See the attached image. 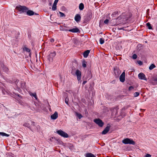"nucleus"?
<instances>
[{"instance_id": "f257e3e1", "label": "nucleus", "mask_w": 157, "mask_h": 157, "mask_svg": "<svg viewBox=\"0 0 157 157\" xmlns=\"http://www.w3.org/2000/svg\"><path fill=\"white\" fill-rule=\"evenodd\" d=\"M35 122L34 121H27L25 122L23 124V125L25 127H27L29 128L31 130L33 131L31 127V124L33 126H35Z\"/></svg>"}, {"instance_id": "f03ea898", "label": "nucleus", "mask_w": 157, "mask_h": 157, "mask_svg": "<svg viewBox=\"0 0 157 157\" xmlns=\"http://www.w3.org/2000/svg\"><path fill=\"white\" fill-rule=\"evenodd\" d=\"M16 9L19 11L21 12L22 13L26 12L27 11V10H29L28 8L25 6H21V5L17 6L16 7Z\"/></svg>"}, {"instance_id": "7ed1b4c3", "label": "nucleus", "mask_w": 157, "mask_h": 157, "mask_svg": "<svg viewBox=\"0 0 157 157\" xmlns=\"http://www.w3.org/2000/svg\"><path fill=\"white\" fill-rule=\"evenodd\" d=\"M60 29L62 31H68L69 32L72 33H78L80 32L79 29L76 27L75 28H74L71 29H66L62 26H60Z\"/></svg>"}, {"instance_id": "20e7f679", "label": "nucleus", "mask_w": 157, "mask_h": 157, "mask_svg": "<svg viewBox=\"0 0 157 157\" xmlns=\"http://www.w3.org/2000/svg\"><path fill=\"white\" fill-rule=\"evenodd\" d=\"M71 73L73 75H76L77 76V79L78 81H79L81 79V72L78 70H77L75 72L74 71H71Z\"/></svg>"}, {"instance_id": "39448f33", "label": "nucleus", "mask_w": 157, "mask_h": 157, "mask_svg": "<svg viewBox=\"0 0 157 157\" xmlns=\"http://www.w3.org/2000/svg\"><path fill=\"white\" fill-rule=\"evenodd\" d=\"M122 142L124 144H130L133 145H135V142L133 140L128 138L124 139L122 140Z\"/></svg>"}, {"instance_id": "423d86ee", "label": "nucleus", "mask_w": 157, "mask_h": 157, "mask_svg": "<svg viewBox=\"0 0 157 157\" xmlns=\"http://www.w3.org/2000/svg\"><path fill=\"white\" fill-rule=\"evenodd\" d=\"M19 80H17L15 81V83L18 87H21L23 89H25L26 87V83L23 81H21L20 83H18Z\"/></svg>"}, {"instance_id": "0eeeda50", "label": "nucleus", "mask_w": 157, "mask_h": 157, "mask_svg": "<svg viewBox=\"0 0 157 157\" xmlns=\"http://www.w3.org/2000/svg\"><path fill=\"white\" fill-rule=\"evenodd\" d=\"M92 17V13H88L84 17V20L83 23H88Z\"/></svg>"}, {"instance_id": "6e6552de", "label": "nucleus", "mask_w": 157, "mask_h": 157, "mask_svg": "<svg viewBox=\"0 0 157 157\" xmlns=\"http://www.w3.org/2000/svg\"><path fill=\"white\" fill-rule=\"evenodd\" d=\"M114 72L115 77L117 78L119 77V75L121 73V71L118 67H116L114 68Z\"/></svg>"}, {"instance_id": "1a4fd4ad", "label": "nucleus", "mask_w": 157, "mask_h": 157, "mask_svg": "<svg viewBox=\"0 0 157 157\" xmlns=\"http://www.w3.org/2000/svg\"><path fill=\"white\" fill-rule=\"evenodd\" d=\"M94 121L100 127H102L104 124V122L102 120L99 118L94 119Z\"/></svg>"}, {"instance_id": "9d476101", "label": "nucleus", "mask_w": 157, "mask_h": 157, "mask_svg": "<svg viewBox=\"0 0 157 157\" xmlns=\"http://www.w3.org/2000/svg\"><path fill=\"white\" fill-rule=\"evenodd\" d=\"M56 52H51L49 55L47 56V59L49 62H52L53 60V58L56 56Z\"/></svg>"}, {"instance_id": "9b49d317", "label": "nucleus", "mask_w": 157, "mask_h": 157, "mask_svg": "<svg viewBox=\"0 0 157 157\" xmlns=\"http://www.w3.org/2000/svg\"><path fill=\"white\" fill-rule=\"evenodd\" d=\"M56 132L60 136L64 138H67L68 137V134L62 130H58Z\"/></svg>"}, {"instance_id": "f8f14e48", "label": "nucleus", "mask_w": 157, "mask_h": 157, "mask_svg": "<svg viewBox=\"0 0 157 157\" xmlns=\"http://www.w3.org/2000/svg\"><path fill=\"white\" fill-rule=\"evenodd\" d=\"M139 78L141 80H144L146 81H147V79L146 78L145 75L143 73H140L138 75Z\"/></svg>"}, {"instance_id": "ddd939ff", "label": "nucleus", "mask_w": 157, "mask_h": 157, "mask_svg": "<svg viewBox=\"0 0 157 157\" xmlns=\"http://www.w3.org/2000/svg\"><path fill=\"white\" fill-rule=\"evenodd\" d=\"M125 73L124 71L121 75L120 77V81L121 82H124L125 81Z\"/></svg>"}, {"instance_id": "4468645a", "label": "nucleus", "mask_w": 157, "mask_h": 157, "mask_svg": "<svg viewBox=\"0 0 157 157\" xmlns=\"http://www.w3.org/2000/svg\"><path fill=\"white\" fill-rule=\"evenodd\" d=\"M110 126H107L104 129V130L101 133L102 134H106L109 131L110 128Z\"/></svg>"}, {"instance_id": "2eb2a0df", "label": "nucleus", "mask_w": 157, "mask_h": 157, "mask_svg": "<svg viewBox=\"0 0 157 157\" xmlns=\"http://www.w3.org/2000/svg\"><path fill=\"white\" fill-rule=\"evenodd\" d=\"M58 117V113L57 112H55L51 116V118L53 120H55Z\"/></svg>"}, {"instance_id": "dca6fc26", "label": "nucleus", "mask_w": 157, "mask_h": 157, "mask_svg": "<svg viewBox=\"0 0 157 157\" xmlns=\"http://www.w3.org/2000/svg\"><path fill=\"white\" fill-rule=\"evenodd\" d=\"M81 19V17L80 15L78 14H76L75 17V20L77 22L80 21Z\"/></svg>"}, {"instance_id": "f3484780", "label": "nucleus", "mask_w": 157, "mask_h": 157, "mask_svg": "<svg viewBox=\"0 0 157 157\" xmlns=\"http://www.w3.org/2000/svg\"><path fill=\"white\" fill-rule=\"evenodd\" d=\"M12 33L13 34H14L16 35L14 37L16 39H17L18 38L19 36L20 35V33L19 32L17 31H13Z\"/></svg>"}, {"instance_id": "a211bd4d", "label": "nucleus", "mask_w": 157, "mask_h": 157, "mask_svg": "<svg viewBox=\"0 0 157 157\" xmlns=\"http://www.w3.org/2000/svg\"><path fill=\"white\" fill-rule=\"evenodd\" d=\"M119 108L117 106L116 107L113 109V110H112V113H113L115 115L117 114V110Z\"/></svg>"}, {"instance_id": "6ab92c4d", "label": "nucleus", "mask_w": 157, "mask_h": 157, "mask_svg": "<svg viewBox=\"0 0 157 157\" xmlns=\"http://www.w3.org/2000/svg\"><path fill=\"white\" fill-rule=\"evenodd\" d=\"M26 12L27 15L28 16H32L34 14V12L31 10H28Z\"/></svg>"}, {"instance_id": "aec40b11", "label": "nucleus", "mask_w": 157, "mask_h": 157, "mask_svg": "<svg viewBox=\"0 0 157 157\" xmlns=\"http://www.w3.org/2000/svg\"><path fill=\"white\" fill-rule=\"evenodd\" d=\"M90 52V50H87L85 51L83 53V56L84 58H86Z\"/></svg>"}, {"instance_id": "412c9836", "label": "nucleus", "mask_w": 157, "mask_h": 157, "mask_svg": "<svg viewBox=\"0 0 157 157\" xmlns=\"http://www.w3.org/2000/svg\"><path fill=\"white\" fill-rule=\"evenodd\" d=\"M86 157H96L94 155L91 153H86L85 155Z\"/></svg>"}, {"instance_id": "4be33fe9", "label": "nucleus", "mask_w": 157, "mask_h": 157, "mask_svg": "<svg viewBox=\"0 0 157 157\" xmlns=\"http://www.w3.org/2000/svg\"><path fill=\"white\" fill-rule=\"evenodd\" d=\"M119 13H120V12H119ZM119 12L118 11H115L112 14V16L113 17H117L118 15Z\"/></svg>"}, {"instance_id": "5701e85b", "label": "nucleus", "mask_w": 157, "mask_h": 157, "mask_svg": "<svg viewBox=\"0 0 157 157\" xmlns=\"http://www.w3.org/2000/svg\"><path fill=\"white\" fill-rule=\"evenodd\" d=\"M88 74V76L87 77V78H88L89 79H90L92 77V75L91 74V73L90 71H89H89H87Z\"/></svg>"}, {"instance_id": "b1692460", "label": "nucleus", "mask_w": 157, "mask_h": 157, "mask_svg": "<svg viewBox=\"0 0 157 157\" xmlns=\"http://www.w3.org/2000/svg\"><path fill=\"white\" fill-rule=\"evenodd\" d=\"M84 8V5L82 3H81L79 5V8L81 10H82Z\"/></svg>"}, {"instance_id": "393cba45", "label": "nucleus", "mask_w": 157, "mask_h": 157, "mask_svg": "<svg viewBox=\"0 0 157 157\" xmlns=\"http://www.w3.org/2000/svg\"><path fill=\"white\" fill-rule=\"evenodd\" d=\"M75 115L78 117L79 119H80L82 117V114L80 113H78V112H75Z\"/></svg>"}, {"instance_id": "a878e982", "label": "nucleus", "mask_w": 157, "mask_h": 157, "mask_svg": "<svg viewBox=\"0 0 157 157\" xmlns=\"http://www.w3.org/2000/svg\"><path fill=\"white\" fill-rule=\"evenodd\" d=\"M0 135L2 136H5L6 137H8L10 136V135L7 134L3 132H0Z\"/></svg>"}, {"instance_id": "bb28decb", "label": "nucleus", "mask_w": 157, "mask_h": 157, "mask_svg": "<svg viewBox=\"0 0 157 157\" xmlns=\"http://www.w3.org/2000/svg\"><path fill=\"white\" fill-rule=\"evenodd\" d=\"M146 25L149 29H152V27L151 26V25L149 22L147 23L146 24Z\"/></svg>"}, {"instance_id": "cd10ccee", "label": "nucleus", "mask_w": 157, "mask_h": 157, "mask_svg": "<svg viewBox=\"0 0 157 157\" xmlns=\"http://www.w3.org/2000/svg\"><path fill=\"white\" fill-rule=\"evenodd\" d=\"M56 5L57 4L53 3V6H52V9L53 10L55 11L56 9Z\"/></svg>"}, {"instance_id": "c85d7f7f", "label": "nucleus", "mask_w": 157, "mask_h": 157, "mask_svg": "<svg viewBox=\"0 0 157 157\" xmlns=\"http://www.w3.org/2000/svg\"><path fill=\"white\" fill-rule=\"evenodd\" d=\"M155 67V65L153 64H152L149 67V69L150 70H151Z\"/></svg>"}, {"instance_id": "c756f323", "label": "nucleus", "mask_w": 157, "mask_h": 157, "mask_svg": "<svg viewBox=\"0 0 157 157\" xmlns=\"http://www.w3.org/2000/svg\"><path fill=\"white\" fill-rule=\"evenodd\" d=\"M82 66L83 67H86V62L85 60L82 61Z\"/></svg>"}, {"instance_id": "7c9ffc66", "label": "nucleus", "mask_w": 157, "mask_h": 157, "mask_svg": "<svg viewBox=\"0 0 157 157\" xmlns=\"http://www.w3.org/2000/svg\"><path fill=\"white\" fill-rule=\"evenodd\" d=\"M23 50L24 51H26L27 52H30V50L26 47L24 48Z\"/></svg>"}, {"instance_id": "2f4dec72", "label": "nucleus", "mask_w": 157, "mask_h": 157, "mask_svg": "<svg viewBox=\"0 0 157 157\" xmlns=\"http://www.w3.org/2000/svg\"><path fill=\"white\" fill-rule=\"evenodd\" d=\"M99 41L101 44H103L104 43V40L103 38H100V39Z\"/></svg>"}, {"instance_id": "473e14b6", "label": "nucleus", "mask_w": 157, "mask_h": 157, "mask_svg": "<svg viewBox=\"0 0 157 157\" xmlns=\"http://www.w3.org/2000/svg\"><path fill=\"white\" fill-rule=\"evenodd\" d=\"M13 93L15 94L14 96L15 97H18L20 98H21V95L19 94H18L15 93H14V92H13Z\"/></svg>"}, {"instance_id": "72a5a7b5", "label": "nucleus", "mask_w": 157, "mask_h": 157, "mask_svg": "<svg viewBox=\"0 0 157 157\" xmlns=\"http://www.w3.org/2000/svg\"><path fill=\"white\" fill-rule=\"evenodd\" d=\"M123 15H122V16H119L117 19H114V20H115L116 21L117 20H120L123 17Z\"/></svg>"}, {"instance_id": "f704fd0d", "label": "nucleus", "mask_w": 157, "mask_h": 157, "mask_svg": "<svg viewBox=\"0 0 157 157\" xmlns=\"http://www.w3.org/2000/svg\"><path fill=\"white\" fill-rule=\"evenodd\" d=\"M139 95V93L138 92H135L134 94V96L135 97H137Z\"/></svg>"}, {"instance_id": "c9c22d12", "label": "nucleus", "mask_w": 157, "mask_h": 157, "mask_svg": "<svg viewBox=\"0 0 157 157\" xmlns=\"http://www.w3.org/2000/svg\"><path fill=\"white\" fill-rule=\"evenodd\" d=\"M137 58V56L136 54H134L132 56V58L133 59H136Z\"/></svg>"}, {"instance_id": "e433bc0d", "label": "nucleus", "mask_w": 157, "mask_h": 157, "mask_svg": "<svg viewBox=\"0 0 157 157\" xmlns=\"http://www.w3.org/2000/svg\"><path fill=\"white\" fill-rule=\"evenodd\" d=\"M59 13H60V17H61L65 16V14L61 12H59Z\"/></svg>"}, {"instance_id": "4c0bfd02", "label": "nucleus", "mask_w": 157, "mask_h": 157, "mask_svg": "<svg viewBox=\"0 0 157 157\" xmlns=\"http://www.w3.org/2000/svg\"><path fill=\"white\" fill-rule=\"evenodd\" d=\"M69 101V99L68 98H66L65 100V102L67 105H68V101Z\"/></svg>"}, {"instance_id": "58836bf2", "label": "nucleus", "mask_w": 157, "mask_h": 157, "mask_svg": "<svg viewBox=\"0 0 157 157\" xmlns=\"http://www.w3.org/2000/svg\"><path fill=\"white\" fill-rule=\"evenodd\" d=\"M137 63L139 65H141L143 64L142 62L140 60L137 61Z\"/></svg>"}, {"instance_id": "ea45409f", "label": "nucleus", "mask_w": 157, "mask_h": 157, "mask_svg": "<svg viewBox=\"0 0 157 157\" xmlns=\"http://www.w3.org/2000/svg\"><path fill=\"white\" fill-rule=\"evenodd\" d=\"M122 22H121V21H120L119 22H117V23L115 24H114L113 25H119V24H120L121 23H122Z\"/></svg>"}, {"instance_id": "a19ab883", "label": "nucleus", "mask_w": 157, "mask_h": 157, "mask_svg": "<svg viewBox=\"0 0 157 157\" xmlns=\"http://www.w3.org/2000/svg\"><path fill=\"white\" fill-rule=\"evenodd\" d=\"M109 21V20L106 19L104 21V23L105 24H107L108 23Z\"/></svg>"}, {"instance_id": "79ce46f5", "label": "nucleus", "mask_w": 157, "mask_h": 157, "mask_svg": "<svg viewBox=\"0 0 157 157\" xmlns=\"http://www.w3.org/2000/svg\"><path fill=\"white\" fill-rule=\"evenodd\" d=\"M63 27L66 29H69V27L67 26L65 24H64L63 26Z\"/></svg>"}, {"instance_id": "37998d69", "label": "nucleus", "mask_w": 157, "mask_h": 157, "mask_svg": "<svg viewBox=\"0 0 157 157\" xmlns=\"http://www.w3.org/2000/svg\"><path fill=\"white\" fill-rule=\"evenodd\" d=\"M133 89H134V87L133 86H130V87H129L128 88V90L129 91H130L131 90Z\"/></svg>"}, {"instance_id": "c03bdc74", "label": "nucleus", "mask_w": 157, "mask_h": 157, "mask_svg": "<svg viewBox=\"0 0 157 157\" xmlns=\"http://www.w3.org/2000/svg\"><path fill=\"white\" fill-rule=\"evenodd\" d=\"M151 155L149 154H146L144 157H151Z\"/></svg>"}, {"instance_id": "a18cd8bd", "label": "nucleus", "mask_w": 157, "mask_h": 157, "mask_svg": "<svg viewBox=\"0 0 157 157\" xmlns=\"http://www.w3.org/2000/svg\"><path fill=\"white\" fill-rule=\"evenodd\" d=\"M71 71H75V67H72V70H71Z\"/></svg>"}, {"instance_id": "49530a36", "label": "nucleus", "mask_w": 157, "mask_h": 157, "mask_svg": "<svg viewBox=\"0 0 157 157\" xmlns=\"http://www.w3.org/2000/svg\"><path fill=\"white\" fill-rule=\"evenodd\" d=\"M57 141L60 144H61V143H62V142L61 141H60L59 139H58V140L57 139Z\"/></svg>"}, {"instance_id": "de8ad7c7", "label": "nucleus", "mask_w": 157, "mask_h": 157, "mask_svg": "<svg viewBox=\"0 0 157 157\" xmlns=\"http://www.w3.org/2000/svg\"><path fill=\"white\" fill-rule=\"evenodd\" d=\"M58 1H59V0H55L54 3L57 4Z\"/></svg>"}, {"instance_id": "09e8293b", "label": "nucleus", "mask_w": 157, "mask_h": 157, "mask_svg": "<svg viewBox=\"0 0 157 157\" xmlns=\"http://www.w3.org/2000/svg\"><path fill=\"white\" fill-rule=\"evenodd\" d=\"M86 82L87 81H84L82 83V84L83 85H84L86 83Z\"/></svg>"}, {"instance_id": "8fccbe9b", "label": "nucleus", "mask_w": 157, "mask_h": 157, "mask_svg": "<svg viewBox=\"0 0 157 157\" xmlns=\"http://www.w3.org/2000/svg\"><path fill=\"white\" fill-rule=\"evenodd\" d=\"M51 42H53L54 41V40L53 39H51L50 40Z\"/></svg>"}, {"instance_id": "3c124183", "label": "nucleus", "mask_w": 157, "mask_h": 157, "mask_svg": "<svg viewBox=\"0 0 157 157\" xmlns=\"http://www.w3.org/2000/svg\"><path fill=\"white\" fill-rule=\"evenodd\" d=\"M33 96L35 98H36V94H33Z\"/></svg>"}, {"instance_id": "603ef678", "label": "nucleus", "mask_w": 157, "mask_h": 157, "mask_svg": "<svg viewBox=\"0 0 157 157\" xmlns=\"http://www.w3.org/2000/svg\"><path fill=\"white\" fill-rule=\"evenodd\" d=\"M6 72L8 71V69L7 68H6Z\"/></svg>"}, {"instance_id": "864d4df0", "label": "nucleus", "mask_w": 157, "mask_h": 157, "mask_svg": "<svg viewBox=\"0 0 157 157\" xmlns=\"http://www.w3.org/2000/svg\"><path fill=\"white\" fill-rule=\"evenodd\" d=\"M123 29V28H118V29H120V30H121V29Z\"/></svg>"}, {"instance_id": "5fc2aeb1", "label": "nucleus", "mask_w": 157, "mask_h": 157, "mask_svg": "<svg viewBox=\"0 0 157 157\" xmlns=\"http://www.w3.org/2000/svg\"><path fill=\"white\" fill-rule=\"evenodd\" d=\"M154 80L155 81H157V78H155Z\"/></svg>"}, {"instance_id": "6e6d98bb", "label": "nucleus", "mask_w": 157, "mask_h": 157, "mask_svg": "<svg viewBox=\"0 0 157 157\" xmlns=\"http://www.w3.org/2000/svg\"><path fill=\"white\" fill-rule=\"evenodd\" d=\"M0 64H1V66H2V64L1 62H0Z\"/></svg>"}, {"instance_id": "4d7b16f0", "label": "nucleus", "mask_w": 157, "mask_h": 157, "mask_svg": "<svg viewBox=\"0 0 157 157\" xmlns=\"http://www.w3.org/2000/svg\"><path fill=\"white\" fill-rule=\"evenodd\" d=\"M34 14H35V15H38V14H37V13H34Z\"/></svg>"}, {"instance_id": "13d9d810", "label": "nucleus", "mask_w": 157, "mask_h": 157, "mask_svg": "<svg viewBox=\"0 0 157 157\" xmlns=\"http://www.w3.org/2000/svg\"><path fill=\"white\" fill-rule=\"evenodd\" d=\"M30 55H31V53H30L29 54V56H30Z\"/></svg>"}, {"instance_id": "bf43d9fd", "label": "nucleus", "mask_w": 157, "mask_h": 157, "mask_svg": "<svg viewBox=\"0 0 157 157\" xmlns=\"http://www.w3.org/2000/svg\"><path fill=\"white\" fill-rule=\"evenodd\" d=\"M87 112V110H85V112L86 113V112Z\"/></svg>"}, {"instance_id": "052dcab7", "label": "nucleus", "mask_w": 157, "mask_h": 157, "mask_svg": "<svg viewBox=\"0 0 157 157\" xmlns=\"http://www.w3.org/2000/svg\"><path fill=\"white\" fill-rule=\"evenodd\" d=\"M142 110H143V111H145V109H142Z\"/></svg>"}]
</instances>
